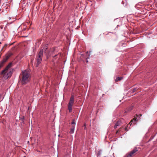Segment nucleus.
<instances>
[{"label": "nucleus", "mask_w": 157, "mask_h": 157, "mask_svg": "<svg viewBox=\"0 0 157 157\" xmlns=\"http://www.w3.org/2000/svg\"><path fill=\"white\" fill-rule=\"evenodd\" d=\"M9 58L5 56V57L4 58L3 60L0 63V68L2 67L4 63L7 61L8 59Z\"/></svg>", "instance_id": "nucleus-6"}, {"label": "nucleus", "mask_w": 157, "mask_h": 157, "mask_svg": "<svg viewBox=\"0 0 157 157\" xmlns=\"http://www.w3.org/2000/svg\"><path fill=\"white\" fill-rule=\"evenodd\" d=\"M138 150L137 148H135L129 153L126 154L125 157H132L135 155V153Z\"/></svg>", "instance_id": "nucleus-4"}, {"label": "nucleus", "mask_w": 157, "mask_h": 157, "mask_svg": "<svg viewBox=\"0 0 157 157\" xmlns=\"http://www.w3.org/2000/svg\"><path fill=\"white\" fill-rule=\"evenodd\" d=\"M137 119V117H135L131 121V122H132L133 121H134V123L135 124L136 123V121H137L138 120Z\"/></svg>", "instance_id": "nucleus-10"}, {"label": "nucleus", "mask_w": 157, "mask_h": 157, "mask_svg": "<svg viewBox=\"0 0 157 157\" xmlns=\"http://www.w3.org/2000/svg\"><path fill=\"white\" fill-rule=\"evenodd\" d=\"M71 124H75V120H73L71 122Z\"/></svg>", "instance_id": "nucleus-19"}, {"label": "nucleus", "mask_w": 157, "mask_h": 157, "mask_svg": "<svg viewBox=\"0 0 157 157\" xmlns=\"http://www.w3.org/2000/svg\"><path fill=\"white\" fill-rule=\"evenodd\" d=\"M72 105H68V109L70 112H71L72 111Z\"/></svg>", "instance_id": "nucleus-13"}, {"label": "nucleus", "mask_w": 157, "mask_h": 157, "mask_svg": "<svg viewBox=\"0 0 157 157\" xmlns=\"http://www.w3.org/2000/svg\"><path fill=\"white\" fill-rule=\"evenodd\" d=\"M9 58L5 56V57L4 58L3 60L0 63V68L2 67L4 63L7 61L8 59Z\"/></svg>", "instance_id": "nucleus-7"}, {"label": "nucleus", "mask_w": 157, "mask_h": 157, "mask_svg": "<svg viewBox=\"0 0 157 157\" xmlns=\"http://www.w3.org/2000/svg\"><path fill=\"white\" fill-rule=\"evenodd\" d=\"M125 131H128V130L127 129V127H126V128H125Z\"/></svg>", "instance_id": "nucleus-20"}, {"label": "nucleus", "mask_w": 157, "mask_h": 157, "mask_svg": "<svg viewBox=\"0 0 157 157\" xmlns=\"http://www.w3.org/2000/svg\"><path fill=\"white\" fill-rule=\"evenodd\" d=\"M74 129H75L74 126H73L71 128V130L70 131V133H73L74 132Z\"/></svg>", "instance_id": "nucleus-14"}, {"label": "nucleus", "mask_w": 157, "mask_h": 157, "mask_svg": "<svg viewBox=\"0 0 157 157\" xmlns=\"http://www.w3.org/2000/svg\"><path fill=\"white\" fill-rule=\"evenodd\" d=\"M74 96L73 95H71V96L70 100L69 101L68 105H73L74 103Z\"/></svg>", "instance_id": "nucleus-8"}, {"label": "nucleus", "mask_w": 157, "mask_h": 157, "mask_svg": "<svg viewBox=\"0 0 157 157\" xmlns=\"http://www.w3.org/2000/svg\"><path fill=\"white\" fill-rule=\"evenodd\" d=\"M118 132V131H117V133Z\"/></svg>", "instance_id": "nucleus-23"}, {"label": "nucleus", "mask_w": 157, "mask_h": 157, "mask_svg": "<svg viewBox=\"0 0 157 157\" xmlns=\"http://www.w3.org/2000/svg\"><path fill=\"white\" fill-rule=\"evenodd\" d=\"M140 115V117H141V116H142V115H141V114H140V115Z\"/></svg>", "instance_id": "nucleus-22"}, {"label": "nucleus", "mask_w": 157, "mask_h": 157, "mask_svg": "<svg viewBox=\"0 0 157 157\" xmlns=\"http://www.w3.org/2000/svg\"><path fill=\"white\" fill-rule=\"evenodd\" d=\"M123 79V78L122 77H117L115 81L116 82H118L122 80Z\"/></svg>", "instance_id": "nucleus-12"}, {"label": "nucleus", "mask_w": 157, "mask_h": 157, "mask_svg": "<svg viewBox=\"0 0 157 157\" xmlns=\"http://www.w3.org/2000/svg\"><path fill=\"white\" fill-rule=\"evenodd\" d=\"M21 81L22 85H25L28 82L30 79L29 72L26 70L22 71V74L21 75Z\"/></svg>", "instance_id": "nucleus-2"}, {"label": "nucleus", "mask_w": 157, "mask_h": 157, "mask_svg": "<svg viewBox=\"0 0 157 157\" xmlns=\"http://www.w3.org/2000/svg\"><path fill=\"white\" fill-rule=\"evenodd\" d=\"M121 124V122L120 121H117L116 123L115 124V126L114 127V128L115 129L118 126L120 125Z\"/></svg>", "instance_id": "nucleus-9"}, {"label": "nucleus", "mask_w": 157, "mask_h": 157, "mask_svg": "<svg viewBox=\"0 0 157 157\" xmlns=\"http://www.w3.org/2000/svg\"><path fill=\"white\" fill-rule=\"evenodd\" d=\"M47 48H48L47 47L45 46L44 48V49H42L43 51V52H44V53H47L46 50L47 49Z\"/></svg>", "instance_id": "nucleus-16"}, {"label": "nucleus", "mask_w": 157, "mask_h": 157, "mask_svg": "<svg viewBox=\"0 0 157 157\" xmlns=\"http://www.w3.org/2000/svg\"><path fill=\"white\" fill-rule=\"evenodd\" d=\"M43 53V50H40L36 57V59L37 60V67L41 63L42 61Z\"/></svg>", "instance_id": "nucleus-3"}, {"label": "nucleus", "mask_w": 157, "mask_h": 157, "mask_svg": "<svg viewBox=\"0 0 157 157\" xmlns=\"http://www.w3.org/2000/svg\"><path fill=\"white\" fill-rule=\"evenodd\" d=\"M9 58L5 56V57L4 58L3 60L0 63V68L2 67L4 63L7 61L8 59Z\"/></svg>", "instance_id": "nucleus-5"}, {"label": "nucleus", "mask_w": 157, "mask_h": 157, "mask_svg": "<svg viewBox=\"0 0 157 157\" xmlns=\"http://www.w3.org/2000/svg\"><path fill=\"white\" fill-rule=\"evenodd\" d=\"M132 108H133V106H131L129 108V110L130 111V110H132Z\"/></svg>", "instance_id": "nucleus-18"}, {"label": "nucleus", "mask_w": 157, "mask_h": 157, "mask_svg": "<svg viewBox=\"0 0 157 157\" xmlns=\"http://www.w3.org/2000/svg\"><path fill=\"white\" fill-rule=\"evenodd\" d=\"M136 116H137V117H138V115H136Z\"/></svg>", "instance_id": "nucleus-24"}, {"label": "nucleus", "mask_w": 157, "mask_h": 157, "mask_svg": "<svg viewBox=\"0 0 157 157\" xmlns=\"http://www.w3.org/2000/svg\"><path fill=\"white\" fill-rule=\"evenodd\" d=\"M0 44H1V42H0Z\"/></svg>", "instance_id": "nucleus-25"}, {"label": "nucleus", "mask_w": 157, "mask_h": 157, "mask_svg": "<svg viewBox=\"0 0 157 157\" xmlns=\"http://www.w3.org/2000/svg\"><path fill=\"white\" fill-rule=\"evenodd\" d=\"M12 63H10L1 73V74L3 75V77L5 79L11 77L12 75L13 70L10 69Z\"/></svg>", "instance_id": "nucleus-1"}, {"label": "nucleus", "mask_w": 157, "mask_h": 157, "mask_svg": "<svg viewBox=\"0 0 157 157\" xmlns=\"http://www.w3.org/2000/svg\"><path fill=\"white\" fill-rule=\"evenodd\" d=\"M136 90H137L136 88H134L132 90V92L134 93V92H135L136 91Z\"/></svg>", "instance_id": "nucleus-17"}, {"label": "nucleus", "mask_w": 157, "mask_h": 157, "mask_svg": "<svg viewBox=\"0 0 157 157\" xmlns=\"http://www.w3.org/2000/svg\"><path fill=\"white\" fill-rule=\"evenodd\" d=\"M12 55L13 53L12 52H10L6 54L5 56L9 58Z\"/></svg>", "instance_id": "nucleus-11"}, {"label": "nucleus", "mask_w": 157, "mask_h": 157, "mask_svg": "<svg viewBox=\"0 0 157 157\" xmlns=\"http://www.w3.org/2000/svg\"><path fill=\"white\" fill-rule=\"evenodd\" d=\"M132 122H131V121L129 122V124H130V125L132 124Z\"/></svg>", "instance_id": "nucleus-21"}, {"label": "nucleus", "mask_w": 157, "mask_h": 157, "mask_svg": "<svg viewBox=\"0 0 157 157\" xmlns=\"http://www.w3.org/2000/svg\"><path fill=\"white\" fill-rule=\"evenodd\" d=\"M7 44H6L2 48L1 50V51H4L5 50L6 48L7 47Z\"/></svg>", "instance_id": "nucleus-15"}]
</instances>
